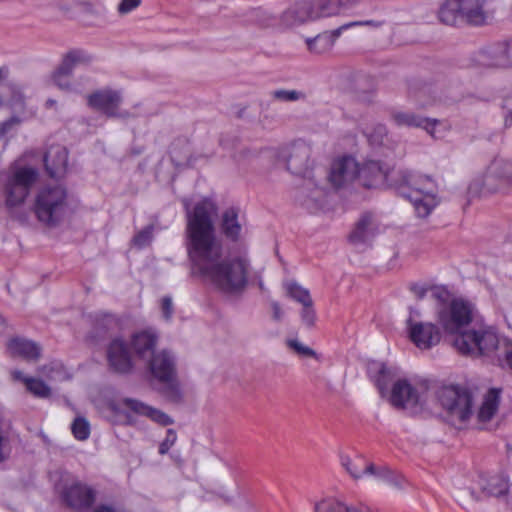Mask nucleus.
<instances>
[{"mask_svg":"<svg viewBox=\"0 0 512 512\" xmlns=\"http://www.w3.org/2000/svg\"><path fill=\"white\" fill-rule=\"evenodd\" d=\"M249 21L261 27H270L277 23V18L261 8H255L249 13Z\"/></svg>","mask_w":512,"mask_h":512,"instance_id":"58836bf2","label":"nucleus"},{"mask_svg":"<svg viewBox=\"0 0 512 512\" xmlns=\"http://www.w3.org/2000/svg\"><path fill=\"white\" fill-rule=\"evenodd\" d=\"M301 320L307 328H312L316 321V312L313 308V301L303 304Z\"/></svg>","mask_w":512,"mask_h":512,"instance_id":"a18cd8bd","label":"nucleus"},{"mask_svg":"<svg viewBox=\"0 0 512 512\" xmlns=\"http://www.w3.org/2000/svg\"><path fill=\"white\" fill-rule=\"evenodd\" d=\"M443 330L453 335L452 345L463 355L485 356L499 345L497 334L491 330L464 331L472 321V307L462 299H453L437 312Z\"/></svg>","mask_w":512,"mask_h":512,"instance_id":"f03ea898","label":"nucleus"},{"mask_svg":"<svg viewBox=\"0 0 512 512\" xmlns=\"http://www.w3.org/2000/svg\"><path fill=\"white\" fill-rule=\"evenodd\" d=\"M414 315L419 316L420 315L419 311L416 309L410 308V316L409 317H411L412 320H413Z\"/></svg>","mask_w":512,"mask_h":512,"instance_id":"338daca9","label":"nucleus"},{"mask_svg":"<svg viewBox=\"0 0 512 512\" xmlns=\"http://www.w3.org/2000/svg\"><path fill=\"white\" fill-rule=\"evenodd\" d=\"M397 171L389 172L381 161H367L362 168H359L357 182L367 189L379 187L384 182L391 186L392 178H396Z\"/></svg>","mask_w":512,"mask_h":512,"instance_id":"f3484780","label":"nucleus"},{"mask_svg":"<svg viewBox=\"0 0 512 512\" xmlns=\"http://www.w3.org/2000/svg\"><path fill=\"white\" fill-rule=\"evenodd\" d=\"M391 186L413 204L418 217H427L438 204L437 184L429 175L398 170L396 178L391 180Z\"/></svg>","mask_w":512,"mask_h":512,"instance_id":"20e7f679","label":"nucleus"},{"mask_svg":"<svg viewBox=\"0 0 512 512\" xmlns=\"http://www.w3.org/2000/svg\"><path fill=\"white\" fill-rule=\"evenodd\" d=\"M20 123L17 116H12L0 124V138L5 137L16 125Z\"/></svg>","mask_w":512,"mask_h":512,"instance_id":"5fc2aeb1","label":"nucleus"},{"mask_svg":"<svg viewBox=\"0 0 512 512\" xmlns=\"http://www.w3.org/2000/svg\"><path fill=\"white\" fill-rule=\"evenodd\" d=\"M153 225H148L139 231L133 238V243L139 248L147 246L153 238Z\"/></svg>","mask_w":512,"mask_h":512,"instance_id":"c03bdc74","label":"nucleus"},{"mask_svg":"<svg viewBox=\"0 0 512 512\" xmlns=\"http://www.w3.org/2000/svg\"><path fill=\"white\" fill-rule=\"evenodd\" d=\"M358 163L351 156H344L333 162L329 173L331 184L339 189L357 181Z\"/></svg>","mask_w":512,"mask_h":512,"instance_id":"6ab92c4d","label":"nucleus"},{"mask_svg":"<svg viewBox=\"0 0 512 512\" xmlns=\"http://www.w3.org/2000/svg\"><path fill=\"white\" fill-rule=\"evenodd\" d=\"M94 57L84 49H71L64 54L61 63L52 74L54 84L61 90L70 92L73 89L71 76L80 65H89Z\"/></svg>","mask_w":512,"mask_h":512,"instance_id":"9b49d317","label":"nucleus"},{"mask_svg":"<svg viewBox=\"0 0 512 512\" xmlns=\"http://www.w3.org/2000/svg\"><path fill=\"white\" fill-rule=\"evenodd\" d=\"M176 440V431L174 429H168L165 439L159 445V453L161 455L167 454L170 448L175 444Z\"/></svg>","mask_w":512,"mask_h":512,"instance_id":"09e8293b","label":"nucleus"},{"mask_svg":"<svg viewBox=\"0 0 512 512\" xmlns=\"http://www.w3.org/2000/svg\"><path fill=\"white\" fill-rule=\"evenodd\" d=\"M107 361L110 369L118 374H128L133 369L132 358L126 342L113 339L107 348Z\"/></svg>","mask_w":512,"mask_h":512,"instance_id":"aec40b11","label":"nucleus"},{"mask_svg":"<svg viewBox=\"0 0 512 512\" xmlns=\"http://www.w3.org/2000/svg\"><path fill=\"white\" fill-rule=\"evenodd\" d=\"M310 156L311 148L302 140L293 142L283 154L287 170L303 178L296 189L295 201L310 213H315L323 205L325 191L312 176Z\"/></svg>","mask_w":512,"mask_h":512,"instance_id":"7ed1b4c3","label":"nucleus"},{"mask_svg":"<svg viewBox=\"0 0 512 512\" xmlns=\"http://www.w3.org/2000/svg\"><path fill=\"white\" fill-rule=\"evenodd\" d=\"M469 493L472 500L480 502L488 498H495L500 502H509L510 480L505 474H480L476 481V488L464 489L460 492L459 498Z\"/></svg>","mask_w":512,"mask_h":512,"instance_id":"1a4fd4ad","label":"nucleus"},{"mask_svg":"<svg viewBox=\"0 0 512 512\" xmlns=\"http://www.w3.org/2000/svg\"><path fill=\"white\" fill-rule=\"evenodd\" d=\"M287 345L289 348L293 349L298 355L300 356H306V357H313L318 359V355L316 351H314L312 348L303 345L301 342H299L296 339H289L287 341Z\"/></svg>","mask_w":512,"mask_h":512,"instance_id":"de8ad7c7","label":"nucleus"},{"mask_svg":"<svg viewBox=\"0 0 512 512\" xmlns=\"http://www.w3.org/2000/svg\"><path fill=\"white\" fill-rule=\"evenodd\" d=\"M271 95L274 99L283 102H295L306 98V94L298 90L278 89L272 91Z\"/></svg>","mask_w":512,"mask_h":512,"instance_id":"37998d69","label":"nucleus"},{"mask_svg":"<svg viewBox=\"0 0 512 512\" xmlns=\"http://www.w3.org/2000/svg\"><path fill=\"white\" fill-rule=\"evenodd\" d=\"M4 89H6L9 92V96H6L4 93L1 92V95L3 96L5 101L4 105H9L13 109H23L24 95L19 85L13 82H9L6 84V87Z\"/></svg>","mask_w":512,"mask_h":512,"instance_id":"e433bc0d","label":"nucleus"},{"mask_svg":"<svg viewBox=\"0 0 512 512\" xmlns=\"http://www.w3.org/2000/svg\"><path fill=\"white\" fill-rule=\"evenodd\" d=\"M69 210L68 192L62 185H46L36 193L33 212L43 225L59 226Z\"/></svg>","mask_w":512,"mask_h":512,"instance_id":"39448f33","label":"nucleus"},{"mask_svg":"<svg viewBox=\"0 0 512 512\" xmlns=\"http://www.w3.org/2000/svg\"><path fill=\"white\" fill-rule=\"evenodd\" d=\"M271 308H272V311H273V315H272L273 319L275 321H280L282 319V317H283V311L281 309L280 304L278 302H276V301H273L271 303Z\"/></svg>","mask_w":512,"mask_h":512,"instance_id":"680f3d73","label":"nucleus"},{"mask_svg":"<svg viewBox=\"0 0 512 512\" xmlns=\"http://www.w3.org/2000/svg\"><path fill=\"white\" fill-rule=\"evenodd\" d=\"M94 512H116L112 507L102 505L98 507Z\"/></svg>","mask_w":512,"mask_h":512,"instance_id":"69168bd1","label":"nucleus"},{"mask_svg":"<svg viewBox=\"0 0 512 512\" xmlns=\"http://www.w3.org/2000/svg\"><path fill=\"white\" fill-rule=\"evenodd\" d=\"M157 340L158 336L156 333L150 330H142L132 335L131 347L135 355L144 360L156 353L154 350Z\"/></svg>","mask_w":512,"mask_h":512,"instance_id":"a878e982","label":"nucleus"},{"mask_svg":"<svg viewBox=\"0 0 512 512\" xmlns=\"http://www.w3.org/2000/svg\"><path fill=\"white\" fill-rule=\"evenodd\" d=\"M188 144V141L184 138H179L177 140H175L172 144H171V147H170V155H171V160L174 161L175 160V157L177 156V153H176V148L178 146H181V145H187Z\"/></svg>","mask_w":512,"mask_h":512,"instance_id":"052dcab7","label":"nucleus"},{"mask_svg":"<svg viewBox=\"0 0 512 512\" xmlns=\"http://www.w3.org/2000/svg\"><path fill=\"white\" fill-rule=\"evenodd\" d=\"M123 405L129 408L136 414L144 415L153 420L154 422L168 426L173 424V419L163 411L146 405L145 403L132 398H124L122 400Z\"/></svg>","mask_w":512,"mask_h":512,"instance_id":"bb28decb","label":"nucleus"},{"mask_svg":"<svg viewBox=\"0 0 512 512\" xmlns=\"http://www.w3.org/2000/svg\"><path fill=\"white\" fill-rule=\"evenodd\" d=\"M375 133L380 136V137H383L384 135L387 134V129L385 127V125L383 124H378L376 127H375Z\"/></svg>","mask_w":512,"mask_h":512,"instance_id":"0e129e2a","label":"nucleus"},{"mask_svg":"<svg viewBox=\"0 0 512 512\" xmlns=\"http://www.w3.org/2000/svg\"><path fill=\"white\" fill-rule=\"evenodd\" d=\"M410 290L414 293L418 300H422L425 298L428 288L419 284H412L410 286Z\"/></svg>","mask_w":512,"mask_h":512,"instance_id":"bf43d9fd","label":"nucleus"},{"mask_svg":"<svg viewBox=\"0 0 512 512\" xmlns=\"http://www.w3.org/2000/svg\"><path fill=\"white\" fill-rule=\"evenodd\" d=\"M340 462L351 477L356 480L365 475L363 471L364 467L366 464H369L363 455H357L354 460L347 455H341Z\"/></svg>","mask_w":512,"mask_h":512,"instance_id":"f704fd0d","label":"nucleus"},{"mask_svg":"<svg viewBox=\"0 0 512 512\" xmlns=\"http://www.w3.org/2000/svg\"><path fill=\"white\" fill-rule=\"evenodd\" d=\"M73 436L79 441H85L90 436V424L84 417H76L71 424Z\"/></svg>","mask_w":512,"mask_h":512,"instance_id":"a19ab883","label":"nucleus"},{"mask_svg":"<svg viewBox=\"0 0 512 512\" xmlns=\"http://www.w3.org/2000/svg\"><path fill=\"white\" fill-rule=\"evenodd\" d=\"M61 498L68 507L77 511H85L93 506L96 491L87 484L76 481L63 488Z\"/></svg>","mask_w":512,"mask_h":512,"instance_id":"dca6fc26","label":"nucleus"},{"mask_svg":"<svg viewBox=\"0 0 512 512\" xmlns=\"http://www.w3.org/2000/svg\"><path fill=\"white\" fill-rule=\"evenodd\" d=\"M462 7V19L472 26H483L489 19L486 10L487 0H459Z\"/></svg>","mask_w":512,"mask_h":512,"instance_id":"b1692460","label":"nucleus"},{"mask_svg":"<svg viewBox=\"0 0 512 512\" xmlns=\"http://www.w3.org/2000/svg\"><path fill=\"white\" fill-rule=\"evenodd\" d=\"M38 179V171L32 167H21L13 172L5 186L8 208L22 204Z\"/></svg>","mask_w":512,"mask_h":512,"instance_id":"9d476101","label":"nucleus"},{"mask_svg":"<svg viewBox=\"0 0 512 512\" xmlns=\"http://www.w3.org/2000/svg\"><path fill=\"white\" fill-rule=\"evenodd\" d=\"M344 30H346V28H343V25H341L331 32H324L318 34L314 38L307 39L306 43L308 49L315 53H324L328 51Z\"/></svg>","mask_w":512,"mask_h":512,"instance_id":"c756f323","label":"nucleus"},{"mask_svg":"<svg viewBox=\"0 0 512 512\" xmlns=\"http://www.w3.org/2000/svg\"><path fill=\"white\" fill-rule=\"evenodd\" d=\"M406 323L409 338L419 349H431L440 343L441 332L437 325L431 322H417L411 317L407 319Z\"/></svg>","mask_w":512,"mask_h":512,"instance_id":"2eb2a0df","label":"nucleus"},{"mask_svg":"<svg viewBox=\"0 0 512 512\" xmlns=\"http://www.w3.org/2000/svg\"><path fill=\"white\" fill-rule=\"evenodd\" d=\"M439 20L446 25L454 26L458 18H462V7L459 0H447L439 9Z\"/></svg>","mask_w":512,"mask_h":512,"instance_id":"473e14b6","label":"nucleus"},{"mask_svg":"<svg viewBox=\"0 0 512 512\" xmlns=\"http://www.w3.org/2000/svg\"><path fill=\"white\" fill-rule=\"evenodd\" d=\"M502 108L505 111L504 125L509 128L512 126V95L504 98Z\"/></svg>","mask_w":512,"mask_h":512,"instance_id":"3c124183","label":"nucleus"},{"mask_svg":"<svg viewBox=\"0 0 512 512\" xmlns=\"http://www.w3.org/2000/svg\"><path fill=\"white\" fill-rule=\"evenodd\" d=\"M216 211V204L208 198L187 210L184 245L191 274L209 281L224 294L239 295L247 287L250 263L240 256L223 258V244L213 221Z\"/></svg>","mask_w":512,"mask_h":512,"instance_id":"f257e3e1","label":"nucleus"},{"mask_svg":"<svg viewBox=\"0 0 512 512\" xmlns=\"http://www.w3.org/2000/svg\"><path fill=\"white\" fill-rule=\"evenodd\" d=\"M323 0H302L283 12L281 21L286 26H295L308 20L327 17L322 8Z\"/></svg>","mask_w":512,"mask_h":512,"instance_id":"f8f14e48","label":"nucleus"},{"mask_svg":"<svg viewBox=\"0 0 512 512\" xmlns=\"http://www.w3.org/2000/svg\"><path fill=\"white\" fill-rule=\"evenodd\" d=\"M88 105L97 111L102 112L107 117H124L118 113V108L122 103L120 91L113 89H101L91 93L88 98Z\"/></svg>","mask_w":512,"mask_h":512,"instance_id":"a211bd4d","label":"nucleus"},{"mask_svg":"<svg viewBox=\"0 0 512 512\" xmlns=\"http://www.w3.org/2000/svg\"><path fill=\"white\" fill-rule=\"evenodd\" d=\"M362 0H323L322 8H324L327 17L345 13L346 11L357 6Z\"/></svg>","mask_w":512,"mask_h":512,"instance_id":"c9c22d12","label":"nucleus"},{"mask_svg":"<svg viewBox=\"0 0 512 512\" xmlns=\"http://www.w3.org/2000/svg\"><path fill=\"white\" fill-rule=\"evenodd\" d=\"M287 293L292 299L302 305L312 301L309 291L296 282L287 284Z\"/></svg>","mask_w":512,"mask_h":512,"instance_id":"79ce46f5","label":"nucleus"},{"mask_svg":"<svg viewBox=\"0 0 512 512\" xmlns=\"http://www.w3.org/2000/svg\"><path fill=\"white\" fill-rule=\"evenodd\" d=\"M391 119L398 127L422 128L431 136L436 137L435 128L441 122L435 118H428L408 111L392 110Z\"/></svg>","mask_w":512,"mask_h":512,"instance_id":"412c9836","label":"nucleus"},{"mask_svg":"<svg viewBox=\"0 0 512 512\" xmlns=\"http://www.w3.org/2000/svg\"><path fill=\"white\" fill-rule=\"evenodd\" d=\"M449 292L447 289L442 287H433L432 288V297L438 300L441 304H445L449 299Z\"/></svg>","mask_w":512,"mask_h":512,"instance_id":"4d7b16f0","label":"nucleus"},{"mask_svg":"<svg viewBox=\"0 0 512 512\" xmlns=\"http://www.w3.org/2000/svg\"><path fill=\"white\" fill-rule=\"evenodd\" d=\"M26 389L38 398H48L51 396V388L42 379L34 377L28 379Z\"/></svg>","mask_w":512,"mask_h":512,"instance_id":"ea45409f","label":"nucleus"},{"mask_svg":"<svg viewBox=\"0 0 512 512\" xmlns=\"http://www.w3.org/2000/svg\"><path fill=\"white\" fill-rule=\"evenodd\" d=\"M475 61L478 65L488 68L512 67L511 40L496 42L482 48L476 54Z\"/></svg>","mask_w":512,"mask_h":512,"instance_id":"ddd939ff","label":"nucleus"},{"mask_svg":"<svg viewBox=\"0 0 512 512\" xmlns=\"http://www.w3.org/2000/svg\"><path fill=\"white\" fill-rule=\"evenodd\" d=\"M7 349L13 357H21L26 361H37L41 356V347L36 342L19 336L7 342Z\"/></svg>","mask_w":512,"mask_h":512,"instance_id":"393cba45","label":"nucleus"},{"mask_svg":"<svg viewBox=\"0 0 512 512\" xmlns=\"http://www.w3.org/2000/svg\"><path fill=\"white\" fill-rule=\"evenodd\" d=\"M409 90L411 93H433L434 102L443 103L445 105H452L462 99L461 87L457 84H445L444 82L437 83L434 88L432 84L426 82H419L417 80L409 83Z\"/></svg>","mask_w":512,"mask_h":512,"instance_id":"4468645a","label":"nucleus"},{"mask_svg":"<svg viewBox=\"0 0 512 512\" xmlns=\"http://www.w3.org/2000/svg\"><path fill=\"white\" fill-rule=\"evenodd\" d=\"M372 214L364 213L355 225L354 230L349 235V241L352 244H365L374 237L372 225Z\"/></svg>","mask_w":512,"mask_h":512,"instance_id":"7c9ffc66","label":"nucleus"},{"mask_svg":"<svg viewBox=\"0 0 512 512\" xmlns=\"http://www.w3.org/2000/svg\"><path fill=\"white\" fill-rule=\"evenodd\" d=\"M220 228L222 234L230 242L236 243L240 240L242 226L238 220V210L234 207L226 209L221 218Z\"/></svg>","mask_w":512,"mask_h":512,"instance_id":"c85d7f7f","label":"nucleus"},{"mask_svg":"<svg viewBox=\"0 0 512 512\" xmlns=\"http://www.w3.org/2000/svg\"><path fill=\"white\" fill-rule=\"evenodd\" d=\"M47 175L54 179L64 177L68 167V150L60 145L51 146L43 157Z\"/></svg>","mask_w":512,"mask_h":512,"instance_id":"4be33fe9","label":"nucleus"},{"mask_svg":"<svg viewBox=\"0 0 512 512\" xmlns=\"http://www.w3.org/2000/svg\"><path fill=\"white\" fill-rule=\"evenodd\" d=\"M512 186V160L494 158L487 166L485 173L474 178L468 186V194L472 197L481 192H497Z\"/></svg>","mask_w":512,"mask_h":512,"instance_id":"6e6552de","label":"nucleus"},{"mask_svg":"<svg viewBox=\"0 0 512 512\" xmlns=\"http://www.w3.org/2000/svg\"><path fill=\"white\" fill-rule=\"evenodd\" d=\"M438 400L446 412L447 421L453 426L466 423L473 415L474 397L465 386L456 384L442 387Z\"/></svg>","mask_w":512,"mask_h":512,"instance_id":"423d86ee","label":"nucleus"},{"mask_svg":"<svg viewBox=\"0 0 512 512\" xmlns=\"http://www.w3.org/2000/svg\"><path fill=\"white\" fill-rule=\"evenodd\" d=\"M390 468L387 466L376 467L373 463L369 462L364 467V474L372 475L379 481H384L389 476Z\"/></svg>","mask_w":512,"mask_h":512,"instance_id":"49530a36","label":"nucleus"},{"mask_svg":"<svg viewBox=\"0 0 512 512\" xmlns=\"http://www.w3.org/2000/svg\"><path fill=\"white\" fill-rule=\"evenodd\" d=\"M404 481V478L402 475L396 473L395 471L393 470H389V476L385 479V482L392 485V486H395L397 488H401L402 487V483Z\"/></svg>","mask_w":512,"mask_h":512,"instance_id":"13d9d810","label":"nucleus"},{"mask_svg":"<svg viewBox=\"0 0 512 512\" xmlns=\"http://www.w3.org/2000/svg\"><path fill=\"white\" fill-rule=\"evenodd\" d=\"M500 392L501 391L496 388L488 390L478 411L477 417L479 421H490L495 415L500 403Z\"/></svg>","mask_w":512,"mask_h":512,"instance_id":"2f4dec72","label":"nucleus"},{"mask_svg":"<svg viewBox=\"0 0 512 512\" xmlns=\"http://www.w3.org/2000/svg\"><path fill=\"white\" fill-rule=\"evenodd\" d=\"M141 0H121L118 4L117 10L120 14L125 15L139 7Z\"/></svg>","mask_w":512,"mask_h":512,"instance_id":"864d4df0","label":"nucleus"},{"mask_svg":"<svg viewBox=\"0 0 512 512\" xmlns=\"http://www.w3.org/2000/svg\"><path fill=\"white\" fill-rule=\"evenodd\" d=\"M383 23H384L383 21H376V20L352 21V22L343 24V28H346V30L351 27H356V26H372V27L378 28V27L382 26Z\"/></svg>","mask_w":512,"mask_h":512,"instance_id":"6e6d98bb","label":"nucleus"},{"mask_svg":"<svg viewBox=\"0 0 512 512\" xmlns=\"http://www.w3.org/2000/svg\"><path fill=\"white\" fill-rule=\"evenodd\" d=\"M55 103H56V101H55V100L49 99V100H47L46 105H47V106H52V105H54Z\"/></svg>","mask_w":512,"mask_h":512,"instance_id":"774afa93","label":"nucleus"},{"mask_svg":"<svg viewBox=\"0 0 512 512\" xmlns=\"http://www.w3.org/2000/svg\"><path fill=\"white\" fill-rule=\"evenodd\" d=\"M395 375L393 371L385 364H380L376 375H374V382L379 390V393L384 397L388 392V387L393 381Z\"/></svg>","mask_w":512,"mask_h":512,"instance_id":"4c0bfd02","label":"nucleus"},{"mask_svg":"<svg viewBox=\"0 0 512 512\" xmlns=\"http://www.w3.org/2000/svg\"><path fill=\"white\" fill-rule=\"evenodd\" d=\"M151 376L163 384L160 393L172 402L182 398L177 379L176 359L172 352L162 350L153 354L147 364Z\"/></svg>","mask_w":512,"mask_h":512,"instance_id":"0eeeda50","label":"nucleus"},{"mask_svg":"<svg viewBox=\"0 0 512 512\" xmlns=\"http://www.w3.org/2000/svg\"><path fill=\"white\" fill-rule=\"evenodd\" d=\"M390 402L396 408L416 407L419 404V393L408 380H397L391 389Z\"/></svg>","mask_w":512,"mask_h":512,"instance_id":"5701e85b","label":"nucleus"},{"mask_svg":"<svg viewBox=\"0 0 512 512\" xmlns=\"http://www.w3.org/2000/svg\"><path fill=\"white\" fill-rule=\"evenodd\" d=\"M116 325V317L112 313L97 312L93 315L92 329L88 333V339L98 342L104 339L109 331Z\"/></svg>","mask_w":512,"mask_h":512,"instance_id":"cd10ccee","label":"nucleus"},{"mask_svg":"<svg viewBox=\"0 0 512 512\" xmlns=\"http://www.w3.org/2000/svg\"><path fill=\"white\" fill-rule=\"evenodd\" d=\"M499 365L503 369H507L512 372V345L506 346L503 350L502 356L498 358Z\"/></svg>","mask_w":512,"mask_h":512,"instance_id":"8fccbe9b","label":"nucleus"},{"mask_svg":"<svg viewBox=\"0 0 512 512\" xmlns=\"http://www.w3.org/2000/svg\"><path fill=\"white\" fill-rule=\"evenodd\" d=\"M161 310L163 318L166 321H170L173 313H174V307L172 303V298L170 296H164L161 300Z\"/></svg>","mask_w":512,"mask_h":512,"instance_id":"603ef678","label":"nucleus"},{"mask_svg":"<svg viewBox=\"0 0 512 512\" xmlns=\"http://www.w3.org/2000/svg\"><path fill=\"white\" fill-rule=\"evenodd\" d=\"M76 6L85 14L100 21L107 19L108 10L101 0H80L76 2Z\"/></svg>","mask_w":512,"mask_h":512,"instance_id":"72a5a7b5","label":"nucleus"},{"mask_svg":"<svg viewBox=\"0 0 512 512\" xmlns=\"http://www.w3.org/2000/svg\"><path fill=\"white\" fill-rule=\"evenodd\" d=\"M12 377L16 381L23 382L25 386H27V380L31 379L32 377L25 376L22 371L20 370H14L12 372Z\"/></svg>","mask_w":512,"mask_h":512,"instance_id":"e2e57ef3","label":"nucleus"}]
</instances>
